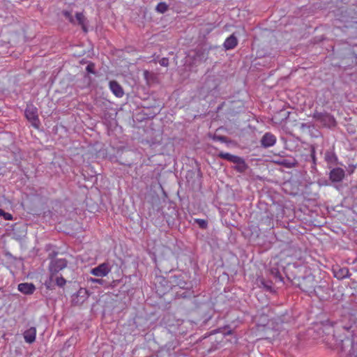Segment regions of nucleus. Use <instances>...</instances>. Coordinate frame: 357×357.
I'll use <instances>...</instances> for the list:
<instances>
[{"mask_svg": "<svg viewBox=\"0 0 357 357\" xmlns=\"http://www.w3.org/2000/svg\"><path fill=\"white\" fill-rule=\"evenodd\" d=\"M25 116L35 128H38L39 120L36 107L32 105L27 106L25 109Z\"/></svg>", "mask_w": 357, "mask_h": 357, "instance_id": "nucleus-1", "label": "nucleus"}, {"mask_svg": "<svg viewBox=\"0 0 357 357\" xmlns=\"http://www.w3.org/2000/svg\"><path fill=\"white\" fill-rule=\"evenodd\" d=\"M111 271V266L107 263H102L97 267L92 268L91 274L96 277H105Z\"/></svg>", "mask_w": 357, "mask_h": 357, "instance_id": "nucleus-2", "label": "nucleus"}, {"mask_svg": "<svg viewBox=\"0 0 357 357\" xmlns=\"http://www.w3.org/2000/svg\"><path fill=\"white\" fill-rule=\"evenodd\" d=\"M66 266V261L63 259H57L52 261L50 265V271L52 273L51 278L53 280L54 274L63 269Z\"/></svg>", "mask_w": 357, "mask_h": 357, "instance_id": "nucleus-3", "label": "nucleus"}, {"mask_svg": "<svg viewBox=\"0 0 357 357\" xmlns=\"http://www.w3.org/2000/svg\"><path fill=\"white\" fill-rule=\"evenodd\" d=\"M64 15L72 23L82 26L83 30L86 31L85 17L82 13H77L75 18L68 12H64Z\"/></svg>", "mask_w": 357, "mask_h": 357, "instance_id": "nucleus-4", "label": "nucleus"}, {"mask_svg": "<svg viewBox=\"0 0 357 357\" xmlns=\"http://www.w3.org/2000/svg\"><path fill=\"white\" fill-rule=\"evenodd\" d=\"M344 169L337 167L331 171L329 178L332 182H340L344 178Z\"/></svg>", "mask_w": 357, "mask_h": 357, "instance_id": "nucleus-5", "label": "nucleus"}, {"mask_svg": "<svg viewBox=\"0 0 357 357\" xmlns=\"http://www.w3.org/2000/svg\"><path fill=\"white\" fill-rule=\"evenodd\" d=\"M317 118L326 126L332 127L335 125V120L334 117L329 114H317Z\"/></svg>", "mask_w": 357, "mask_h": 357, "instance_id": "nucleus-6", "label": "nucleus"}, {"mask_svg": "<svg viewBox=\"0 0 357 357\" xmlns=\"http://www.w3.org/2000/svg\"><path fill=\"white\" fill-rule=\"evenodd\" d=\"M276 142V137L271 133H266L261 140V145L264 147H270L273 146Z\"/></svg>", "mask_w": 357, "mask_h": 357, "instance_id": "nucleus-7", "label": "nucleus"}, {"mask_svg": "<svg viewBox=\"0 0 357 357\" xmlns=\"http://www.w3.org/2000/svg\"><path fill=\"white\" fill-rule=\"evenodd\" d=\"M109 89L116 97H123L124 94L123 90L116 81H111L109 82Z\"/></svg>", "mask_w": 357, "mask_h": 357, "instance_id": "nucleus-8", "label": "nucleus"}, {"mask_svg": "<svg viewBox=\"0 0 357 357\" xmlns=\"http://www.w3.org/2000/svg\"><path fill=\"white\" fill-rule=\"evenodd\" d=\"M18 290L24 294H31L35 291V286L31 283H21L18 284Z\"/></svg>", "mask_w": 357, "mask_h": 357, "instance_id": "nucleus-9", "label": "nucleus"}, {"mask_svg": "<svg viewBox=\"0 0 357 357\" xmlns=\"http://www.w3.org/2000/svg\"><path fill=\"white\" fill-rule=\"evenodd\" d=\"M36 330L35 328L31 327L26 330L24 333V337L26 342L32 343L36 340Z\"/></svg>", "mask_w": 357, "mask_h": 357, "instance_id": "nucleus-10", "label": "nucleus"}, {"mask_svg": "<svg viewBox=\"0 0 357 357\" xmlns=\"http://www.w3.org/2000/svg\"><path fill=\"white\" fill-rule=\"evenodd\" d=\"M237 45V39L234 35H231L228 37L225 43L224 47L226 50H231Z\"/></svg>", "mask_w": 357, "mask_h": 357, "instance_id": "nucleus-11", "label": "nucleus"}, {"mask_svg": "<svg viewBox=\"0 0 357 357\" xmlns=\"http://www.w3.org/2000/svg\"><path fill=\"white\" fill-rule=\"evenodd\" d=\"M325 160L330 165H335L337 161V157L333 151H326L325 153Z\"/></svg>", "mask_w": 357, "mask_h": 357, "instance_id": "nucleus-12", "label": "nucleus"}, {"mask_svg": "<svg viewBox=\"0 0 357 357\" xmlns=\"http://www.w3.org/2000/svg\"><path fill=\"white\" fill-rule=\"evenodd\" d=\"M167 5L165 3L160 2L156 6V10L158 13H164L167 10Z\"/></svg>", "mask_w": 357, "mask_h": 357, "instance_id": "nucleus-13", "label": "nucleus"}, {"mask_svg": "<svg viewBox=\"0 0 357 357\" xmlns=\"http://www.w3.org/2000/svg\"><path fill=\"white\" fill-rule=\"evenodd\" d=\"M230 162H232L234 163L238 164V165H244V161L243 160L237 156V155H233L232 158L231 159Z\"/></svg>", "mask_w": 357, "mask_h": 357, "instance_id": "nucleus-14", "label": "nucleus"}, {"mask_svg": "<svg viewBox=\"0 0 357 357\" xmlns=\"http://www.w3.org/2000/svg\"><path fill=\"white\" fill-rule=\"evenodd\" d=\"M0 216H2L6 220H13V215L9 213L5 212L2 209H0Z\"/></svg>", "mask_w": 357, "mask_h": 357, "instance_id": "nucleus-15", "label": "nucleus"}, {"mask_svg": "<svg viewBox=\"0 0 357 357\" xmlns=\"http://www.w3.org/2000/svg\"><path fill=\"white\" fill-rule=\"evenodd\" d=\"M55 282L56 284L60 287H63L66 283V280L63 277H56Z\"/></svg>", "mask_w": 357, "mask_h": 357, "instance_id": "nucleus-16", "label": "nucleus"}, {"mask_svg": "<svg viewBox=\"0 0 357 357\" xmlns=\"http://www.w3.org/2000/svg\"><path fill=\"white\" fill-rule=\"evenodd\" d=\"M348 272V269L342 268L340 270L339 273H336L335 276L339 278H343L347 276Z\"/></svg>", "mask_w": 357, "mask_h": 357, "instance_id": "nucleus-17", "label": "nucleus"}, {"mask_svg": "<svg viewBox=\"0 0 357 357\" xmlns=\"http://www.w3.org/2000/svg\"><path fill=\"white\" fill-rule=\"evenodd\" d=\"M234 155H231L229 153H223V152H221L218 154V156L221 158H223V159H225L228 161H230L231 159L232 158V156Z\"/></svg>", "mask_w": 357, "mask_h": 357, "instance_id": "nucleus-18", "label": "nucleus"}, {"mask_svg": "<svg viewBox=\"0 0 357 357\" xmlns=\"http://www.w3.org/2000/svg\"><path fill=\"white\" fill-rule=\"evenodd\" d=\"M197 222H198V224L199 225V226L202 227V228H205L207 226V223L205 220H202V219H197Z\"/></svg>", "mask_w": 357, "mask_h": 357, "instance_id": "nucleus-19", "label": "nucleus"}, {"mask_svg": "<svg viewBox=\"0 0 357 357\" xmlns=\"http://www.w3.org/2000/svg\"><path fill=\"white\" fill-rule=\"evenodd\" d=\"M89 281H90V282H91L93 283H98V284H102V280H101V279H97V278H91L90 279H89Z\"/></svg>", "mask_w": 357, "mask_h": 357, "instance_id": "nucleus-20", "label": "nucleus"}, {"mask_svg": "<svg viewBox=\"0 0 357 357\" xmlns=\"http://www.w3.org/2000/svg\"><path fill=\"white\" fill-rule=\"evenodd\" d=\"M160 64L162 66H168V59L166 58H163L160 61Z\"/></svg>", "mask_w": 357, "mask_h": 357, "instance_id": "nucleus-21", "label": "nucleus"}, {"mask_svg": "<svg viewBox=\"0 0 357 357\" xmlns=\"http://www.w3.org/2000/svg\"><path fill=\"white\" fill-rule=\"evenodd\" d=\"M86 70H87L89 72H91V66H89H89L86 67Z\"/></svg>", "mask_w": 357, "mask_h": 357, "instance_id": "nucleus-22", "label": "nucleus"}, {"mask_svg": "<svg viewBox=\"0 0 357 357\" xmlns=\"http://www.w3.org/2000/svg\"><path fill=\"white\" fill-rule=\"evenodd\" d=\"M149 74V72L148 71H145L144 72V77L146 78L147 75Z\"/></svg>", "mask_w": 357, "mask_h": 357, "instance_id": "nucleus-23", "label": "nucleus"}, {"mask_svg": "<svg viewBox=\"0 0 357 357\" xmlns=\"http://www.w3.org/2000/svg\"><path fill=\"white\" fill-rule=\"evenodd\" d=\"M220 140H222L223 139V137H219L218 138Z\"/></svg>", "mask_w": 357, "mask_h": 357, "instance_id": "nucleus-24", "label": "nucleus"}]
</instances>
